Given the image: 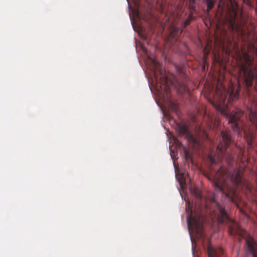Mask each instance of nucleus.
Returning <instances> with one entry per match:
<instances>
[{"label":"nucleus","mask_w":257,"mask_h":257,"mask_svg":"<svg viewBox=\"0 0 257 257\" xmlns=\"http://www.w3.org/2000/svg\"><path fill=\"white\" fill-rule=\"evenodd\" d=\"M206 207L207 208H209V207H208V204H206Z\"/></svg>","instance_id":"nucleus-20"},{"label":"nucleus","mask_w":257,"mask_h":257,"mask_svg":"<svg viewBox=\"0 0 257 257\" xmlns=\"http://www.w3.org/2000/svg\"><path fill=\"white\" fill-rule=\"evenodd\" d=\"M189 7L190 10V13L187 19L182 24L184 27H186L189 25L191 21L195 19V17L193 16V11L195 10V7L190 6H189Z\"/></svg>","instance_id":"nucleus-12"},{"label":"nucleus","mask_w":257,"mask_h":257,"mask_svg":"<svg viewBox=\"0 0 257 257\" xmlns=\"http://www.w3.org/2000/svg\"><path fill=\"white\" fill-rule=\"evenodd\" d=\"M200 214L193 216L192 210L188 215L187 217V226L189 231L190 230L194 231L197 233H200L202 232L203 223L200 220Z\"/></svg>","instance_id":"nucleus-5"},{"label":"nucleus","mask_w":257,"mask_h":257,"mask_svg":"<svg viewBox=\"0 0 257 257\" xmlns=\"http://www.w3.org/2000/svg\"><path fill=\"white\" fill-rule=\"evenodd\" d=\"M214 0H206V3L207 4V10L206 13L208 14L209 13V11L213 8L214 6Z\"/></svg>","instance_id":"nucleus-15"},{"label":"nucleus","mask_w":257,"mask_h":257,"mask_svg":"<svg viewBox=\"0 0 257 257\" xmlns=\"http://www.w3.org/2000/svg\"><path fill=\"white\" fill-rule=\"evenodd\" d=\"M219 144L217 145L216 153L214 155L209 154L208 159L210 163V177L215 189L225 194L226 197L229 198L232 202H234L237 198L236 190L238 186L242 183V175L237 172L235 175L229 173L223 166L215 169L214 165L217 164L222 159H225L230 164L233 157L227 149L231 142V137L228 132L222 131L220 133Z\"/></svg>","instance_id":"nucleus-1"},{"label":"nucleus","mask_w":257,"mask_h":257,"mask_svg":"<svg viewBox=\"0 0 257 257\" xmlns=\"http://www.w3.org/2000/svg\"><path fill=\"white\" fill-rule=\"evenodd\" d=\"M243 257H247V256L246 255H244Z\"/></svg>","instance_id":"nucleus-23"},{"label":"nucleus","mask_w":257,"mask_h":257,"mask_svg":"<svg viewBox=\"0 0 257 257\" xmlns=\"http://www.w3.org/2000/svg\"><path fill=\"white\" fill-rule=\"evenodd\" d=\"M225 5V2L224 0H219L218 4V9L219 11H223V6Z\"/></svg>","instance_id":"nucleus-16"},{"label":"nucleus","mask_w":257,"mask_h":257,"mask_svg":"<svg viewBox=\"0 0 257 257\" xmlns=\"http://www.w3.org/2000/svg\"><path fill=\"white\" fill-rule=\"evenodd\" d=\"M182 33L181 29L175 25L172 26L170 35L174 40H177Z\"/></svg>","instance_id":"nucleus-11"},{"label":"nucleus","mask_w":257,"mask_h":257,"mask_svg":"<svg viewBox=\"0 0 257 257\" xmlns=\"http://www.w3.org/2000/svg\"><path fill=\"white\" fill-rule=\"evenodd\" d=\"M225 17L226 20L228 21L230 27L233 29L236 19L235 12L233 10H230L227 8V14Z\"/></svg>","instance_id":"nucleus-8"},{"label":"nucleus","mask_w":257,"mask_h":257,"mask_svg":"<svg viewBox=\"0 0 257 257\" xmlns=\"http://www.w3.org/2000/svg\"><path fill=\"white\" fill-rule=\"evenodd\" d=\"M243 2L248 6H249L250 7H253L251 0H243Z\"/></svg>","instance_id":"nucleus-17"},{"label":"nucleus","mask_w":257,"mask_h":257,"mask_svg":"<svg viewBox=\"0 0 257 257\" xmlns=\"http://www.w3.org/2000/svg\"><path fill=\"white\" fill-rule=\"evenodd\" d=\"M211 202L214 208L210 209V210L217 214L219 222L224 223L228 219L225 208L215 201L214 196L211 197Z\"/></svg>","instance_id":"nucleus-6"},{"label":"nucleus","mask_w":257,"mask_h":257,"mask_svg":"<svg viewBox=\"0 0 257 257\" xmlns=\"http://www.w3.org/2000/svg\"><path fill=\"white\" fill-rule=\"evenodd\" d=\"M246 188L249 192H251V189L248 185L246 186Z\"/></svg>","instance_id":"nucleus-18"},{"label":"nucleus","mask_w":257,"mask_h":257,"mask_svg":"<svg viewBox=\"0 0 257 257\" xmlns=\"http://www.w3.org/2000/svg\"><path fill=\"white\" fill-rule=\"evenodd\" d=\"M180 185H182V184H183L182 182V181H180Z\"/></svg>","instance_id":"nucleus-21"},{"label":"nucleus","mask_w":257,"mask_h":257,"mask_svg":"<svg viewBox=\"0 0 257 257\" xmlns=\"http://www.w3.org/2000/svg\"><path fill=\"white\" fill-rule=\"evenodd\" d=\"M256 107H257V104L256 105Z\"/></svg>","instance_id":"nucleus-24"},{"label":"nucleus","mask_w":257,"mask_h":257,"mask_svg":"<svg viewBox=\"0 0 257 257\" xmlns=\"http://www.w3.org/2000/svg\"><path fill=\"white\" fill-rule=\"evenodd\" d=\"M173 107H174V109H175V110H176V107H177V106H176V104H173Z\"/></svg>","instance_id":"nucleus-19"},{"label":"nucleus","mask_w":257,"mask_h":257,"mask_svg":"<svg viewBox=\"0 0 257 257\" xmlns=\"http://www.w3.org/2000/svg\"><path fill=\"white\" fill-rule=\"evenodd\" d=\"M187 81V78L186 76L183 77L182 80L177 81L175 87L178 92L184 93L188 91L189 89L186 84Z\"/></svg>","instance_id":"nucleus-7"},{"label":"nucleus","mask_w":257,"mask_h":257,"mask_svg":"<svg viewBox=\"0 0 257 257\" xmlns=\"http://www.w3.org/2000/svg\"><path fill=\"white\" fill-rule=\"evenodd\" d=\"M208 257H220V255L223 253V250L222 248L216 249L209 246L207 249Z\"/></svg>","instance_id":"nucleus-10"},{"label":"nucleus","mask_w":257,"mask_h":257,"mask_svg":"<svg viewBox=\"0 0 257 257\" xmlns=\"http://www.w3.org/2000/svg\"><path fill=\"white\" fill-rule=\"evenodd\" d=\"M176 131L180 136L186 135L187 137H191L188 130L187 126L183 124H177L176 126Z\"/></svg>","instance_id":"nucleus-9"},{"label":"nucleus","mask_w":257,"mask_h":257,"mask_svg":"<svg viewBox=\"0 0 257 257\" xmlns=\"http://www.w3.org/2000/svg\"><path fill=\"white\" fill-rule=\"evenodd\" d=\"M193 194L195 196V197L197 200L195 203L196 204L199 203V202L200 201H201L202 199V196L201 193L200 192V191L198 189H194L193 190Z\"/></svg>","instance_id":"nucleus-13"},{"label":"nucleus","mask_w":257,"mask_h":257,"mask_svg":"<svg viewBox=\"0 0 257 257\" xmlns=\"http://www.w3.org/2000/svg\"><path fill=\"white\" fill-rule=\"evenodd\" d=\"M228 232L230 236L239 235L242 238H245V244L247 251L249 252L252 257H257V243L253 238L248 235L245 230L240 228L238 224L233 221H231L228 226Z\"/></svg>","instance_id":"nucleus-3"},{"label":"nucleus","mask_w":257,"mask_h":257,"mask_svg":"<svg viewBox=\"0 0 257 257\" xmlns=\"http://www.w3.org/2000/svg\"><path fill=\"white\" fill-rule=\"evenodd\" d=\"M246 62L248 67L244 66H241V69L244 72V81L246 86L251 87L253 84V81L255 80V84L257 85V66L253 68H249L251 66L252 62L249 58L246 59Z\"/></svg>","instance_id":"nucleus-4"},{"label":"nucleus","mask_w":257,"mask_h":257,"mask_svg":"<svg viewBox=\"0 0 257 257\" xmlns=\"http://www.w3.org/2000/svg\"><path fill=\"white\" fill-rule=\"evenodd\" d=\"M227 94V91L224 87L223 88L222 90H219L218 88H217L212 104L218 111L221 112L228 118V122L231 124V127L234 131L241 130L244 132V136L247 144L251 147L253 144L254 130L257 131L256 110L255 108L247 107L249 122L252 125L251 127L249 128L248 131H247L244 123L240 119L241 117L244 113L243 111L239 108H237L235 111H232L231 113H229L227 106L225 104Z\"/></svg>","instance_id":"nucleus-2"},{"label":"nucleus","mask_w":257,"mask_h":257,"mask_svg":"<svg viewBox=\"0 0 257 257\" xmlns=\"http://www.w3.org/2000/svg\"><path fill=\"white\" fill-rule=\"evenodd\" d=\"M239 96V92L238 91H236L235 93L232 91L231 92L228 96V101L230 102V101H232L233 100H236L238 98Z\"/></svg>","instance_id":"nucleus-14"},{"label":"nucleus","mask_w":257,"mask_h":257,"mask_svg":"<svg viewBox=\"0 0 257 257\" xmlns=\"http://www.w3.org/2000/svg\"><path fill=\"white\" fill-rule=\"evenodd\" d=\"M154 64H155V65H156V63H157V62H156V61H154Z\"/></svg>","instance_id":"nucleus-22"}]
</instances>
